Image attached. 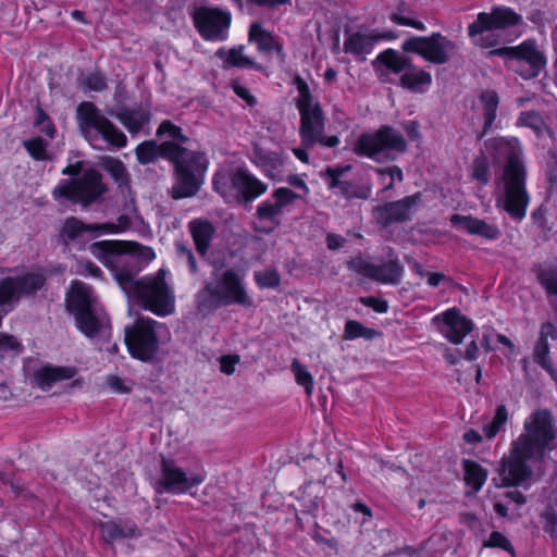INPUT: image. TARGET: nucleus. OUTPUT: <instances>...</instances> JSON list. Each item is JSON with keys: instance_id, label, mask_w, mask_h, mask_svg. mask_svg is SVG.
Returning <instances> with one entry per match:
<instances>
[{"instance_id": "nucleus-57", "label": "nucleus", "mask_w": 557, "mask_h": 557, "mask_svg": "<svg viewBox=\"0 0 557 557\" xmlns=\"http://www.w3.org/2000/svg\"><path fill=\"white\" fill-rule=\"evenodd\" d=\"M84 84L88 89L94 90V91H99V90L103 89L106 86L104 78L99 73H94V74L88 75L84 79Z\"/></svg>"}, {"instance_id": "nucleus-26", "label": "nucleus", "mask_w": 557, "mask_h": 557, "mask_svg": "<svg viewBox=\"0 0 557 557\" xmlns=\"http://www.w3.org/2000/svg\"><path fill=\"white\" fill-rule=\"evenodd\" d=\"M274 199L263 201L257 211L256 227L260 232H270L277 225L278 190L273 193Z\"/></svg>"}, {"instance_id": "nucleus-63", "label": "nucleus", "mask_w": 557, "mask_h": 557, "mask_svg": "<svg viewBox=\"0 0 557 557\" xmlns=\"http://www.w3.org/2000/svg\"><path fill=\"white\" fill-rule=\"evenodd\" d=\"M407 135L410 139H417L419 137L418 125L413 121H409L405 124Z\"/></svg>"}, {"instance_id": "nucleus-48", "label": "nucleus", "mask_w": 557, "mask_h": 557, "mask_svg": "<svg viewBox=\"0 0 557 557\" xmlns=\"http://www.w3.org/2000/svg\"><path fill=\"white\" fill-rule=\"evenodd\" d=\"M34 125L35 127L46 134L49 138H53L54 135H55V127L52 123V121L50 120V117L41 110V109H37V112H36V116H35V121H34Z\"/></svg>"}, {"instance_id": "nucleus-4", "label": "nucleus", "mask_w": 557, "mask_h": 557, "mask_svg": "<svg viewBox=\"0 0 557 557\" xmlns=\"http://www.w3.org/2000/svg\"><path fill=\"white\" fill-rule=\"evenodd\" d=\"M166 276L164 269L139 280H135L128 271L115 273V280L127 297L159 317H166L175 311V295Z\"/></svg>"}, {"instance_id": "nucleus-29", "label": "nucleus", "mask_w": 557, "mask_h": 557, "mask_svg": "<svg viewBox=\"0 0 557 557\" xmlns=\"http://www.w3.org/2000/svg\"><path fill=\"white\" fill-rule=\"evenodd\" d=\"M556 337V327L553 323L546 322L542 325L540 338L534 348V360L547 371H552V362L548 358L549 349L547 339Z\"/></svg>"}, {"instance_id": "nucleus-3", "label": "nucleus", "mask_w": 557, "mask_h": 557, "mask_svg": "<svg viewBox=\"0 0 557 557\" xmlns=\"http://www.w3.org/2000/svg\"><path fill=\"white\" fill-rule=\"evenodd\" d=\"M557 430L546 410L533 412L524 422V433L513 443L510 455L503 459L499 476L505 486L520 485L531 476L527 462L540 460L555 447Z\"/></svg>"}, {"instance_id": "nucleus-14", "label": "nucleus", "mask_w": 557, "mask_h": 557, "mask_svg": "<svg viewBox=\"0 0 557 557\" xmlns=\"http://www.w3.org/2000/svg\"><path fill=\"white\" fill-rule=\"evenodd\" d=\"M491 54L504 58L506 66L524 79L536 77L546 64L543 53L531 40L515 47L495 49Z\"/></svg>"}, {"instance_id": "nucleus-31", "label": "nucleus", "mask_w": 557, "mask_h": 557, "mask_svg": "<svg viewBox=\"0 0 557 557\" xmlns=\"http://www.w3.org/2000/svg\"><path fill=\"white\" fill-rule=\"evenodd\" d=\"M401 276V267L394 259L382 264H374L371 280L384 284H395Z\"/></svg>"}, {"instance_id": "nucleus-21", "label": "nucleus", "mask_w": 557, "mask_h": 557, "mask_svg": "<svg viewBox=\"0 0 557 557\" xmlns=\"http://www.w3.org/2000/svg\"><path fill=\"white\" fill-rule=\"evenodd\" d=\"M420 203V195L408 196L401 200L389 202L379 207L374 211L375 220L387 225L392 222H400L410 219L416 213Z\"/></svg>"}, {"instance_id": "nucleus-37", "label": "nucleus", "mask_w": 557, "mask_h": 557, "mask_svg": "<svg viewBox=\"0 0 557 557\" xmlns=\"http://www.w3.org/2000/svg\"><path fill=\"white\" fill-rule=\"evenodd\" d=\"M216 55L221 58L226 65L230 66H238V67H248V66H255L253 62L244 54V49L242 47L239 48H233L228 51L225 50H219L216 52Z\"/></svg>"}, {"instance_id": "nucleus-19", "label": "nucleus", "mask_w": 557, "mask_h": 557, "mask_svg": "<svg viewBox=\"0 0 557 557\" xmlns=\"http://www.w3.org/2000/svg\"><path fill=\"white\" fill-rule=\"evenodd\" d=\"M129 227V219L126 215H121L116 223H102V224H84L76 218H70L64 221L61 227V236L63 238L73 240L79 238L85 233L95 235L103 234H117L124 232Z\"/></svg>"}, {"instance_id": "nucleus-24", "label": "nucleus", "mask_w": 557, "mask_h": 557, "mask_svg": "<svg viewBox=\"0 0 557 557\" xmlns=\"http://www.w3.org/2000/svg\"><path fill=\"white\" fill-rule=\"evenodd\" d=\"M76 370L73 367H53L45 366L38 369L34 374L36 385L46 391L55 383L74 377Z\"/></svg>"}, {"instance_id": "nucleus-36", "label": "nucleus", "mask_w": 557, "mask_h": 557, "mask_svg": "<svg viewBox=\"0 0 557 557\" xmlns=\"http://www.w3.org/2000/svg\"><path fill=\"white\" fill-rule=\"evenodd\" d=\"M465 480L473 492H478L486 481L487 472L476 462L466 460L463 462Z\"/></svg>"}, {"instance_id": "nucleus-41", "label": "nucleus", "mask_w": 557, "mask_h": 557, "mask_svg": "<svg viewBox=\"0 0 557 557\" xmlns=\"http://www.w3.org/2000/svg\"><path fill=\"white\" fill-rule=\"evenodd\" d=\"M102 166L119 185L127 183V172L121 161L108 157L103 159Z\"/></svg>"}, {"instance_id": "nucleus-55", "label": "nucleus", "mask_w": 557, "mask_h": 557, "mask_svg": "<svg viewBox=\"0 0 557 557\" xmlns=\"http://www.w3.org/2000/svg\"><path fill=\"white\" fill-rule=\"evenodd\" d=\"M239 362V357L236 355H226L220 359V369L226 374L231 375L235 372L236 366Z\"/></svg>"}, {"instance_id": "nucleus-34", "label": "nucleus", "mask_w": 557, "mask_h": 557, "mask_svg": "<svg viewBox=\"0 0 557 557\" xmlns=\"http://www.w3.org/2000/svg\"><path fill=\"white\" fill-rule=\"evenodd\" d=\"M327 174L331 177V187L345 195L347 198H368L371 194L369 187L357 190L352 188L347 182L339 181V171L336 169H329Z\"/></svg>"}, {"instance_id": "nucleus-62", "label": "nucleus", "mask_w": 557, "mask_h": 557, "mask_svg": "<svg viewBox=\"0 0 557 557\" xmlns=\"http://www.w3.org/2000/svg\"><path fill=\"white\" fill-rule=\"evenodd\" d=\"M479 356V347L475 342H471L466 347V358L468 360H475Z\"/></svg>"}, {"instance_id": "nucleus-44", "label": "nucleus", "mask_w": 557, "mask_h": 557, "mask_svg": "<svg viewBox=\"0 0 557 557\" xmlns=\"http://www.w3.org/2000/svg\"><path fill=\"white\" fill-rule=\"evenodd\" d=\"M518 124L533 128L539 136H542L547 131L542 116L535 112H522Z\"/></svg>"}, {"instance_id": "nucleus-13", "label": "nucleus", "mask_w": 557, "mask_h": 557, "mask_svg": "<svg viewBox=\"0 0 557 557\" xmlns=\"http://www.w3.org/2000/svg\"><path fill=\"white\" fill-rule=\"evenodd\" d=\"M213 185L215 191L227 202L251 200L259 197L267 189L263 183L242 169L234 172L218 173Z\"/></svg>"}, {"instance_id": "nucleus-51", "label": "nucleus", "mask_w": 557, "mask_h": 557, "mask_svg": "<svg viewBox=\"0 0 557 557\" xmlns=\"http://www.w3.org/2000/svg\"><path fill=\"white\" fill-rule=\"evenodd\" d=\"M539 278L548 294L557 295V269L541 272Z\"/></svg>"}, {"instance_id": "nucleus-6", "label": "nucleus", "mask_w": 557, "mask_h": 557, "mask_svg": "<svg viewBox=\"0 0 557 557\" xmlns=\"http://www.w3.org/2000/svg\"><path fill=\"white\" fill-rule=\"evenodd\" d=\"M171 338L164 323L151 318H139L125 327V344L129 355L143 362L157 359L162 345Z\"/></svg>"}, {"instance_id": "nucleus-35", "label": "nucleus", "mask_w": 557, "mask_h": 557, "mask_svg": "<svg viewBox=\"0 0 557 557\" xmlns=\"http://www.w3.org/2000/svg\"><path fill=\"white\" fill-rule=\"evenodd\" d=\"M377 61L385 66L388 72L403 74L410 65L409 61L398 52L388 49L380 53Z\"/></svg>"}, {"instance_id": "nucleus-5", "label": "nucleus", "mask_w": 557, "mask_h": 557, "mask_svg": "<svg viewBox=\"0 0 557 557\" xmlns=\"http://www.w3.org/2000/svg\"><path fill=\"white\" fill-rule=\"evenodd\" d=\"M66 306L84 335L94 337L106 333L109 327L108 317L89 286L78 281L73 282L66 296Z\"/></svg>"}, {"instance_id": "nucleus-45", "label": "nucleus", "mask_w": 557, "mask_h": 557, "mask_svg": "<svg viewBox=\"0 0 557 557\" xmlns=\"http://www.w3.org/2000/svg\"><path fill=\"white\" fill-rule=\"evenodd\" d=\"M507 410L505 406H498L495 411V416L493 420L484 425V434L487 438L494 437L498 431L500 430L502 425L507 421Z\"/></svg>"}, {"instance_id": "nucleus-27", "label": "nucleus", "mask_w": 557, "mask_h": 557, "mask_svg": "<svg viewBox=\"0 0 557 557\" xmlns=\"http://www.w3.org/2000/svg\"><path fill=\"white\" fill-rule=\"evenodd\" d=\"M383 36H373L367 33H349L344 42L345 52L351 53L357 58H363L373 49L375 41Z\"/></svg>"}, {"instance_id": "nucleus-25", "label": "nucleus", "mask_w": 557, "mask_h": 557, "mask_svg": "<svg viewBox=\"0 0 557 557\" xmlns=\"http://www.w3.org/2000/svg\"><path fill=\"white\" fill-rule=\"evenodd\" d=\"M431 84V74L411 64L400 76V86L412 92H425L430 89Z\"/></svg>"}, {"instance_id": "nucleus-59", "label": "nucleus", "mask_w": 557, "mask_h": 557, "mask_svg": "<svg viewBox=\"0 0 557 557\" xmlns=\"http://www.w3.org/2000/svg\"><path fill=\"white\" fill-rule=\"evenodd\" d=\"M233 90L238 97H240L243 100H245L248 104L253 103V97L250 95L249 90L246 87L239 85L238 83H234Z\"/></svg>"}, {"instance_id": "nucleus-46", "label": "nucleus", "mask_w": 557, "mask_h": 557, "mask_svg": "<svg viewBox=\"0 0 557 557\" xmlns=\"http://www.w3.org/2000/svg\"><path fill=\"white\" fill-rule=\"evenodd\" d=\"M348 268L356 272L359 275H362L364 277L371 278L372 277V271L374 268V263H371L369 260L361 256H357L351 258L347 262Z\"/></svg>"}, {"instance_id": "nucleus-49", "label": "nucleus", "mask_w": 557, "mask_h": 557, "mask_svg": "<svg viewBox=\"0 0 557 557\" xmlns=\"http://www.w3.org/2000/svg\"><path fill=\"white\" fill-rule=\"evenodd\" d=\"M106 384L113 393L119 394L129 393L133 388V383L129 380L113 374L106 379Z\"/></svg>"}, {"instance_id": "nucleus-42", "label": "nucleus", "mask_w": 557, "mask_h": 557, "mask_svg": "<svg viewBox=\"0 0 557 557\" xmlns=\"http://www.w3.org/2000/svg\"><path fill=\"white\" fill-rule=\"evenodd\" d=\"M24 146L29 154L36 160H47L50 158V154L47 150L48 143L40 137H34L32 139L25 140Z\"/></svg>"}, {"instance_id": "nucleus-12", "label": "nucleus", "mask_w": 557, "mask_h": 557, "mask_svg": "<svg viewBox=\"0 0 557 557\" xmlns=\"http://www.w3.org/2000/svg\"><path fill=\"white\" fill-rule=\"evenodd\" d=\"M407 148L403 135L389 126H383L372 134H362L354 143V151L376 161L394 159Z\"/></svg>"}, {"instance_id": "nucleus-8", "label": "nucleus", "mask_w": 557, "mask_h": 557, "mask_svg": "<svg viewBox=\"0 0 557 557\" xmlns=\"http://www.w3.org/2000/svg\"><path fill=\"white\" fill-rule=\"evenodd\" d=\"M522 16L508 7H494L490 13L481 12L468 27V34L475 46L496 47L502 42L500 32L521 25Z\"/></svg>"}, {"instance_id": "nucleus-50", "label": "nucleus", "mask_w": 557, "mask_h": 557, "mask_svg": "<svg viewBox=\"0 0 557 557\" xmlns=\"http://www.w3.org/2000/svg\"><path fill=\"white\" fill-rule=\"evenodd\" d=\"M391 21L395 24L401 25V26H409L412 28H416L418 30H424L425 26L422 22L413 18L410 14H407L403 11L393 13L391 15Z\"/></svg>"}, {"instance_id": "nucleus-60", "label": "nucleus", "mask_w": 557, "mask_h": 557, "mask_svg": "<svg viewBox=\"0 0 557 557\" xmlns=\"http://www.w3.org/2000/svg\"><path fill=\"white\" fill-rule=\"evenodd\" d=\"M497 342L508 348V352L505 354L507 358L515 357V345L507 336L497 334Z\"/></svg>"}, {"instance_id": "nucleus-18", "label": "nucleus", "mask_w": 557, "mask_h": 557, "mask_svg": "<svg viewBox=\"0 0 557 557\" xmlns=\"http://www.w3.org/2000/svg\"><path fill=\"white\" fill-rule=\"evenodd\" d=\"M194 23L201 37L209 41H223L227 38L231 14L226 11L201 7L193 14Z\"/></svg>"}, {"instance_id": "nucleus-2", "label": "nucleus", "mask_w": 557, "mask_h": 557, "mask_svg": "<svg viewBox=\"0 0 557 557\" xmlns=\"http://www.w3.org/2000/svg\"><path fill=\"white\" fill-rule=\"evenodd\" d=\"M158 135L173 139L158 145L156 141H145L136 148V156L140 163L148 164L159 157L174 162L176 182L173 186L175 198L194 196L203 182L208 168L206 156L199 151H191L182 148L178 144L186 140L181 128L171 122H163L158 128Z\"/></svg>"}, {"instance_id": "nucleus-1", "label": "nucleus", "mask_w": 557, "mask_h": 557, "mask_svg": "<svg viewBox=\"0 0 557 557\" xmlns=\"http://www.w3.org/2000/svg\"><path fill=\"white\" fill-rule=\"evenodd\" d=\"M490 160L504 165L497 187L496 206L513 220H523L530 198L525 189V168L518 138L497 137L485 143V152L474 159L471 168V176L482 185L490 180Z\"/></svg>"}, {"instance_id": "nucleus-16", "label": "nucleus", "mask_w": 557, "mask_h": 557, "mask_svg": "<svg viewBox=\"0 0 557 557\" xmlns=\"http://www.w3.org/2000/svg\"><path fill=\"white\" fill-rule=\"evenodd\" d=\"M206 478L207 473L202 468L184 471L173 462L164 461L162 465V474L158 485V492L184 494L190 488L200 485Z\"/></svg>"}, {"instance_id": "nucleus-11", "label": "nucleus", "mask_w": 557, "mask_h": 557, "mask_svg": "<svg viewBox=\"0 0 557 557\" xmlns=\"http://www.w3.org/2000/svg\"><path fill=\"white\" fill-rule=\"evenodd\" d=\"M90 253L100 260L106 267L112 269L114 274L122 271L120 267L137 262H150L154 259V251L149 247H143L136 243H123L116 240H101L89 247Z\"/></svg>"}, {"instance_id": "nucleus-17", "label": "nucleus", "mask_w": 557, "mask_h": 557, "mask_svg": "<svg viewBox=\"0 0 557 557\" xmlns=\"http://www.w3.org/2000/svg\"><path fill=\"white\" fill-rule=\"evenodd\" d=\"M403 50L419 54L431 63L443 64L449 60L454 44L440 34L430 37L414 36L403 42Z\"/></svg>"}, {"instance_id": "nucleus-23", "label": "nucleus", "mask_w": 557, "mask_h": 557, "mask_svg": "<svg viewBox=\"0 0 557 557\" xmlns=\"http://www.w3.org/2000/svg\"><path fill=\"white\" fill-rule=\"evenodd\" d=\"M499 98L493 90L482 91L473 104L478 117H483V131L480 136L485 135L493 126L497 115Z\"/></svg>"}, {"instance_id": "nucleus-58", "label": "nucleus", "mask_w": 557, "mask_h": 557, "mask_svg": "<svg viewBox=\"0 0 557 557\" xmlns=\"http://www.w3.org/2000/svg\"><path fill=\"white\" fill-rule=\"evenodd\" d=\"M76 273L82 275H90L92 277H98L101 273V270L90 261L79 262L75 270Z\"/></svg>"}, {"instance_id": "nucleus-7", "label": "nucleus", "mask_w": 557, "mask_h": 557, "mask_svg": "<svg viewBox=\"0 0 557 557\" xmlns=\"http://www.w3.org/2000/svg\"><path fill=\"white\" fill-rule=\"evenodd\" d=\"M76 120L83 137L91 147L99 148L101 141L114 148L126 146L125 134L106 117L94 103L82 102L76 110Z\"/></svg>"}, {"instance_id": "nucleus-64", "label": "nucleus", "mask_w": 557, "mask_h": 557, "mask_svg": "<svg viewBox=\"0 0 557 557\" xmlns=\"http://www.w3.org/2000/svg\"><path fill=\"white\" fill-rule=\"evenodd\" d=\"M81 168H82V163L81 162L69 164L67 166H65L62 170V174L75 176V175H77L81 172Z\"/></svg>"}, {"instance_id": "nucleus-30", "label": "nucleus", "mask_w": 557, "mask_h": 557, "mask_svg": "<svg viewBox=\"0 0 557 557\" xmlns=\"http://www.w3.org/2000/svg\"><path fill=\"white\" fill-rule=\"evenodd\" d=\"M447 546L443 535L434 534L419 548H407L406 554L409 557H440Z\"/></svg>"}, {"instance_id": "nucleus-28", "label": "nucleus", "mask_w": 557, "mask_h": 557, "mask_svg": "<svg viewBox=\"0 0 557 557\" xmlns=\"http://www.w3.org/2000/svg\"><path fill=\"white\" fill-rule=\"evenodd\" d=\"M115 116L129 133L141 131L150 120L149 111L141 107L123 109L119 111Z\"/></svg>"}, {"instance_id": "nucleus-61", "label": "nucleus", "mask_w": 557, "mask_h": 557, "mask_svg": "<svg viewBox=\"0 0 557 557\" xmlns=\"http://www.w3.org/2000/svg\"><path fill=\"white\" fill-rule=\"evenodd\" d=\"M344 239L334 234H329L326 237V245L329 249H337L343 246Z\"/></svg>"}, {"instance_id": "nucleus-40", "label": "nucleus", "mask_w": 557, "mask_h": 557, "mask_svg": "<svg viewBox=\"0 0 557 557\" xmlns=\"http://www.w3.org/2000/svg\"><path fill=\"white\" fill-rule=\"evenodd\" d=\"M288 182L297 191L294 193L287 188L281 187V207L292 201L294 198H304L309 191L305 181L299 176H289Z\"/></svg>"}, {"instance_id": "nucleus-47", "label": "nucleus", "mask_w": 557, "mask_h": 557, "mask_svg": "<svg viewBox=\"0 0 557 557\" xmlns=\"http://www.w3.org/2000/svg\"><path fill=\"white\" fill-rule=\"evenodd\" d=\"M376 173L381 183L385 186V189H389L394 186L395 180L403 181V171L398 166H389L387 169H377Z\"/></svg>"}, {"instance_id": "nucleus-20", "label": "nucleus", "mask_w": 557, "mask_h": 557, "mask_svg": "<svg viewBox=\"0 0 557 557\" xmlns=\"http://www.w3.org/2000/svg\"><path fill=\"white\" fill-rule=\"evenodd\" d=\"M432 322L440 333L453 344H460L472 330V322L455 308L436 314Z\"/></svg>"}, {"instance_id": "nucleus-9", "label": "nucleus", "mask_w": 557, "mask_h": 557, "mask_svg": "<svg viewBox=\"0 0 557 557\" xmlns=\"http://www.w3.org/2000/svg\"><path fill=\"white\" fill-rule=\"evenodd\" d=\"M201 306L216 308L233 304L249 306L250 299L244 284V275L227 269L215 272L211 282L199 294Z\"/></svg>"}, {"instance_id": "nucleus-43", "label": "nucleus", "mask_w": 557, "mask_h": 557, "mask_svg": "<svg viewBox=\"0 0 557 557\" xmlns=\"http://www.w3.org/2000/svg\"><path fill=\"white\" fill-rule=\"evenodd\" d=\"M292 371L294 373L297 384L302 386L308 395H311L313 391V377L308 370L301 366L297 360L292 364Z\"/></svg>"}, {"instance_id": "nucleus-15", "label": "nucleus", "mask_w": 557, "mask_h": 557, "mask_svg": "<svg viewBox=\"0 0 557 557\" xmlns=\"http://www.w3.org/2000/svg\"><path fill=\"white\" fill-rule=\"evenodd\" d=\"M107 188L101 176L95 170H87L84 174L72 181H61L53 189L55 200H71L82 205H89L98 200Z\"/></svg>"}, {"instance_id": "nucleus-32", "label": "nucleus", "mask_w": 557, "mask_h": 557, "mask_svg": "<svg viewBox=\"0 0 557 557\" xmlns=\"http://www.w3.org/2000/svg\"><path fill=\"white\" fill-rule=\"evenodd\" d=\"M249 40L256 45L258 51L268 55L275 47V38L260 24L250 27Z\"/></svg>"}, {"instance_id": "nucleus-38", "label": "nucleus", "mask_w": 557, "mask_h": 557, "mask_svg": "<svg viewBox=\"0 0 557 557\" xmlns=\"http://www.w3.org/2000/svg\"><path fill=\"white\" fill-rule=\"evenodd\" d=\"M377 335V331L368 329L358 321L349 320L345 324L343 337L346 341H354L359 337L372 339Z\"/></svg>"}, {"instance_id": "nucleus-22", "label": "nucleus", "mask_w": 557, "mask_h": 557, "mask_svg": "<svg viewBox=\"0 0 557 557\" xmlns=\"http://www.w3.org/2000/svg\"><path fill=\"white\" fill-rule=\"evenodd\" d=\"M450 221L455 226L465 230L472 235H479L492 240L497 239L499 236V228L495 224L476 218L454 214L450 218Z\"/></svg>"}, {"instance_id": "nucleus-56", "label": "nucleus", "mask_w": 557, "mask_h": 557, "mask_svg": "<svg viewBox=\"0 0 557 557\" xmlns=\"http://www.w3.org/2000/svg\"><path fill=\"white\" fill-rule=\"evenodd\" d=\"M360 302L367 307L372 308L375 312L385 313L388 310V305L385 300L376 297H362Z\"/></svg>"}, {"instance_id": "nucleus-54", "label": "nucleus", "mask_w": 557, "mask_h": 557, "mask_svg": "<svg viewBox=\"0 0 557 557\" xmlns=\"http://www.w3.org/2000/svg\"><path fill=\"white\" fill-rule=\"evenodd\" d=\"M485 546L499 547L508 552L512 549L507 537L499 532H492Z\"/></svg>"}, {"instance_id": "nucleus-33", "label": "nucleus", "mask_w": 557, "mask_h": 557, "mask_svg": "<svg viewBox=\"0 0 557 557\" xmlns=\"http://www.w3.org/2000/svg\"><path fill=\"white\" fill-rule=\"evenodd\" d=\"M189 227L197 250L200 253H205L209 247V243L213 234V226L207 221L196 220L189 224Z\"/></svg>"}, {"instance_id": "nucleus-39", "label": "nucleus", "mask_w": 557, "mask_h": 557, "mask_svg": "<svg viewBox=\"0 0 557 557\" xmlns=\"http://www.w3.org/2000/svg\"><path fill=\"white\" fill-rule=\"evenodd\" d=\"M98 525L106 541H113L123 536L134 534V529L132 527L123 528L117 522L112 520L100 521Z\"/></svg>"}, {"instance_id": "nucleus-10", "label": "nucleus", "mask_w": 557, "mask_h": 557, "mask_svg": "<svg viewBox=\"0 0 557 557\" xmlns=\"http://www.w3.org/2000/svg\"><path fill=\"white\" fill-rule=\"evenodd\" d=\"M296 86L298 90L296 103L301 117L300 135L302 143L306 146L320 143L326 147H335L339 139L337 136H323V114L319 103L311 97L307 84L297 78Z\"/></svg>"}, {"instance_id": "nucleus-53", "label": "nucleus", "mask_w": 557, "mask_h": 557, "mask_svg": "<svg viewBox=\"0 0 557 557\" xmlns=\"http://www.w3.org/2000/svg\"><path fill=\"white\" fill-rule=\"evenodd\" d=\"M20 350V343L13 336L1 334L0 335V354L13 352L17 354Z\"/></svg>"}, {"instance_id": "nucleus-52", "label": "nucleus", "mask_w": 557, "mask_h": 557, "mask_svg": "<svg viewBox=\"0 0 557 557\" xmlns=\"http://www.w3.org/2000/svg\"><path fill=\"white\" fill-rule=\"evenodd\" d=\"M256 281L260 287H275L278 284V275L275 270H265L256 273Z\"/></svg>"}]
</instances>
